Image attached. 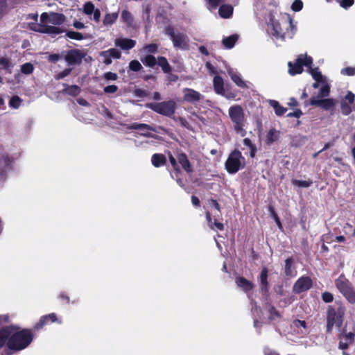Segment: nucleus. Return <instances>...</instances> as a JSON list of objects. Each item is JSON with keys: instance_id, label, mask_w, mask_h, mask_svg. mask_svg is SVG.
<instances>
[{"instance_id": "f257e3e1", "label": "nucleus", "mask_w": 355, "mask_h": 355, "mask_svg": "<svg viewBox=\"0 0 355 355\" xmlns=\"http://www.w3.org/2000/svg\"><path fill=\"white\" fill-rule=\"evenodd\" d=\"M296 24L288 15L270 14L267 21V31L272 37L277 45L286 39H291L296 33Z\"/></svg>"}, {"instance_id": "f03ea898", "label": "nucleus", "mask_w": 355, "mask_h": 355, "mask_svg": "<svg viewBox=\"0 0 355 355\" xmlns=\"http://www.w3.org/2000/svg\"><path fill=\"white\" fill-rule=\"evenodd\" d=\"M64 21L65 16L62 14L53 12H43L40 16V24L34 30L53 35H58L62 33V31L56 26L62 24Z\"/></svg>"}, {"instance_id": "7ed1b4c3", "label": "nucleus", "mask_w": 355, "mask_h": 355, "mask_svg": "<svg viewBox=\"0 0 355 355\" xmlns=\"http://www.w3.org/2000/svg\"><path fill=\"white\" fill-rule=\"evenodd\" d=\"M12 334L8 341V347L10 349L17 351L22 350L27 347L33 340V334L31 331L24 329L18 331L15 327H11Z\"/></svg>"}, {"instance_id": "20e7f679", "label": "nucleus", "mask_w": 355, "mask_h": 355, "mask_svg": "<svg viewBox=\"0 0 355 355\" xmlns=\"http://www.w3.org/2000/svg\"><path fill=\"white\" fill-rule=\"evenodd\" d=\"M228 114L234 132L241 137H244L246 135V118L243 107L239 105H232L228 110Z\"/></svg>"}, {"instance_id": "39448f33", "label": "nucleus", "mask_w": 355, "mask_h": 355, "mask_svg": "<svg viewBox=\"0 0 355 355\" xmlns=\"http://www.w3.org/2000/svg\"><path fill=\"white\" fill-rule=\"evenodd\" d=\"M345 309L343 305H338L337 308L330 307L328 310L327 315V331H331L335 326L340 328L343 324V316Z\"/></svg>"}, {"instance_id": "423d86ee", "label": "nucleus", "mask_w": 355, "mask_h": 355, "mask_svg": "<svg viewBox=\"0 0 355 355\" xmlns=\"http://www.w3.org/2000/svg\"><path fill=\"white\" fill-rule=\"evenodd\" d=\"M312 62L313 60L311 57L301 54L297 58L294 63L288 62V72L292 76L301 73L303 66L308 67V70L310 72L311 69H313L311 68Z\"/></svg>"}, {"instance_id": "0eeeda50", "label": "nucleus", "mask_w": 355, "mask_h": 355, "mask_svg": "<svg viewBox=\"0 0 355 355\" xmlns=\"http://www.w3.org/2000/svg\"><path fill=\"white\" fill-rule=\"evenodd\" d=\"M244 166V157L239 150L233 151L225 162V168L229 173H236Z\"/></svg>"}, {"instance_id": "6e6552de", "label": "nucleus", "mask_w": 355, "mask_h": 355, "mask_svg": "<svg viewBox=\"0 0 355 355\" xmlns=\"http://www.w3.org/2000/svg\"><path fill=\"white\" fill-rule=\"evenodd\" d=\"M335 284L338 291L345 296L350 303L355 302V291L351 286L349 281L340 275L336 281Z\"/></svg>"}, {"instance_id": "1a4fd4ad", "label": "nucleus", "mask_w": 355, "mask_h": 355, "mask_svg": "<svg viewBox=\"0 0 355 355\" xmlns=\"http://www.w3.org/2000/svg\"><path fill=\"white\" fill-rule=\"evenodd\" d=\"M166 32L170 37L175 48L182 50H186L189 48V38L186 34L175 31L171 27L167 28Z\"/></svg>"}, {"instance_id": "9d476101", "label": "nucleus", "mask_w": 355, "mask_h": 355, "mask_svg": "<svg viewBox=\"0 0 355 355\" xmlns=\"http://www.w3.org/2000/svg\"><path fill=\"white\" fill-rule=\"evenodd\" d=\"M146 107L160 114L171 116L175 112L176 105L173 101H168L158 103H148Z\"/></svg>"}, {"instance_id": "9b49d317", "label": "nucleus", "mask_w": 355, "mask_h": 355, "mask_svg": "<svg viewBox=\"0 0 355 355\" xmlns=\"http://www.w3.org/2000/svg\"><path fill=\"white\" fill-rule=\"evenodd\" d=\"M355 95L352 92H348L345 97V101L341 103V110L343 114L348 115L355 110Z\"/></svg>"}, {"instance_id": "f8f14e48", "label": "nucleus", "mask_w": 355, "mask_h": 355, "mask_svg": "<svg viewBox=\"0 0 355 355\" xmlns=\"http://www.w3.org/2000/svg\"><path fill=\"white\" fill-rule=\"evenodd\" d=\"M85 55L80 50L74 49L67 52L64 59L69 65H75L81 62Z\"/></svg>"}, {"instance_id": "ddd939ff", "label": "nucleus", "mask_w": 355, "mask_h": 355, "mask_svg": "<svg viewBox=\"0 0 355 355\" xmlns=\"http://www.w3.org/2000/svg\"><path fill=\"white\" fill-rule=\"evenodd\" d=\"M182 93L184 101L190 103H195L204 98L202 94L191 88L183 89Z\"/></svg>"}, {"instance_id": "4468645a", "label": "nucleus", "mask_w": 355, "mask_h": 355, "mask_svg": "<svg viewBox=\"0 0 355 355\" xmlns=\"http://www.w3.org/2000/svg\"><path fill=\"white\" fill-rule=\"evenodd\" d=\"M83 12L88 15L91 19L98 22L101 18V12L98 9L96 8L94 3L90 1L86 2L83 8Z\"/></svg>"}, {"instance_id": "2eb2a0df", "label": "nucleus", "mask_w": 355, "mask_h": 355, "mask_svg": "<svg viewBox=\"0 0 355 355\" xmlns=\"http://www.w3.org/2000/svg\"><path fill=\"white\" fill-rule=\"evenodd\" d=\"M311 286V279L307 277H302L295 282L293 286V290L296 293H301L309 289Z\"/></svg>"}, {"instance_id": "dca6fc26", "label": "nucleus", "mask_w": 355, "mask_h": 355, "mask_svg": "<svg viewBox=\"0 0 355 355\" xmlns=\"http://www.w3.org/2000/svg\"><path fill=\"white\" fill-rule=\"evenodd\" d=\"M310 104L312 105L321 107L324 110H329L334 106L335 101L332 98L319 99L315 97H312L310 99Z\"/></svg>"}, {"instance_id": "f3484780", "label": "nucleus", "mask_w": 355, "mask_h": 355, "mask_svg": "<svg viewBox=\"0 0 355 355\" xmlns=\"http://www.w3.org/2000/svg\"><path fill=\"white\" fill-rule=\"evenodd\" d=\"M227 72L231 77L232 81L239 87L245 88L248 87L245 82L243 80L241 75L231 67H227Z\"/></svg>"}, {"instance_id": "a211bd4d", "label": "nucleus", "mask_w": 355, "mask_h": 355, "mask_svg": "<svg viewBox=\"0 0 355 355\" xmlns=\"http://www.w3.org/2000/svg\"><path fill=\"white\" fill-rule=\"evenodd\" d=\"M310 73L311 74L315 83L313 84V87L317 89L319 86L323 85L327 80L326 77L324 76L318 68L311 69Z\"/></svg>"}, {"instance_id": "6ab92c4d", "label": "nucleus", "mask_w": 355, "mask_h": 355, "mask_svg": "<svg viewBox=\"0 0 355 355\" xmlns=\"http://www.w3.org/2000/svg\"><path fill=\"white\" fill-rule=\"evenodd\" d=\"M136 42L128 38H117L115 40V45L123 50H129L135 46Z\"/></svg>"}, {"instance_id": "aec40b11", "label": "nucleus", "mask_w": 355, "mask_h": 355, "mask_svg": "<svg viewBox=\"0 0 355 355\" xmlns=\"http://www.w3.org/2000/svg\"><path fill=\"white\" fill-rule=\"evenodd\" d=\"M178 160L182 165V167L188 173L193 171V168L189 161L187 155L184 153H180L178 155Z\"/></svg>"}, {"instance_id": "412c9836", "label": "nucleus", "mask_w": 355, "mask_h": 355, "mask_svg": "<svg viewBox=\"0 0 355 355\" xmlns=\"http://www.w3.org/2000/svg\"><path fill=\"white\" fill-rule=\"evenodd\" d=\"M214 88L216 93L220 95L225 94L224 82L221 77L216 76L214 78Z\"/></svg>"}, {"instance_id": "4be33fe9", "label": "nucleus", "mask_w": 355, "mask_h": 355, "mask_svg": "<svg viewBox=\"0 0 355 355\" xmlns=\"http://www.w3.org/2000/svg\"><path fill=\"white\" fill-rule=\"evenodd\" d=\"M12 334V328L8 327L0 330V347L3 346L8 341Z\"/></svg>"}, {"instance_id": "5701e85b", "label": "nucleus", "mask_w": 355, "mask_h": 355, "mask_svg": "<svg viewBox=\"0 0 355 355\" xmlns=\"http://www.w3.org/2000/svg\"><path fill=\"white\" fill-rule=\"evenodd\" d=\"M151 162L155 167H159L166 163V158L162 154L156 153L153 155Z\"/></svg>"}, {"instance_id": "b1692460", "label": "nucleus", "mask_w": 355, "mask_h": 355, "mask_svg": "<svg viewBox=\"0 0 355 355\" xmlns=\"http://www.w3.org/2000/svg\"><path fill=\"white\" fill-rule=\"evenodd\" d=\"M236 282L237 286L245 292L250 291L253 288L252 284L243 277H238Z\"/></svg>"}, {"instance_id": "393cba45", "label": "nucleus", "mask_w": 355, "mask_h": 355, "mask_svg": "<svg viewBox=\"0 0 355 355\" xmlns=\"http://www.w3.org/2000/svg\"><path fill=\"white\" fill-rule=\"evenodd\" d=\"M219 15L223 18H229L233 12V7L230 5H222L218 10Z\"/></svg>"}, {"instance_id": "a878e982", "label": "nucleus", "mask_w": 355, "mask_h": 355, "mask_svg": "<svg viewBox=\"0 0 355 355\" xmlns=\"http://www.w3.org/2000/svg\"><path fill=\"white\" fill-rule=\"evenodd\" d=\"M259 279H260L261 290L266 291L268 286V269L266 267L262 268L260 276H259Z\"/></svg>"}, {"instance_id": "bb28decb", "label": "nucleus", "mask_w": 355, "mask_h": 355, "mask_svg": "<svg viewBox=\"0 0 355 355\" xmlns=\"http://www.w3.org/2000/svg\"><path fill=\"white\" fill-rule=\"evenodd\" d=\"M285 274L286 276L294 277L296 275V270L293 266V262L291 259H287L285 263Z\"/></svg>"}, {"instance_id": "cd10ccee", "label": "nucleus", "mask_w": 355, "mask_h": 355, "mask_svg": "<svg viewBox=\"0 0 355 355\" xmlns=\"http://www.w3.org/2000/svg\"><path fill=\"white\" fill-rule=\"evenodd\" d=\"M49 320H50L51 322L57 321L56 315L55 313H51L49 315L43 316L40 319L39 322L36 324L35 328L40 329V328L42 327L47 322V321Z\"/></svg>"}, {"instance_id": "c85d7f7f", "label": "nucleus", "mask_w": 355, "mask_h": 355, "mask_svg": "<svg viewBox=\"0 0 355 355\" xmlns=\"http://www.w3.org/2000/svg\"><path fill=\"white\" fill-rule=\"evenodd\" d=\"M157 63L162 67V69L164 73H168L171 72V67L166 58L162 56L158 57Z\"/></svg>"}, {"instance_id": "c756f323", "label": "nucleus", "mask_w": 355, "mask_h": 355, "mask_svg": "<svg viewBox=\"0 0 355 355\" xmlns=\"http://www.w3.org/2000/svg\"><path fill=\"white\" fill-rule=\"evenodd\" d=\"M206 218L211 229L214 230L216 228L219 230H223L224 227L223 223H218L216 220L214 222H212L209 212L206 213Z\"/></svg>"}, {"instance_id": "7c9ffc66", "label": "nucleus", "mask_w": 355, "mask_h": 355, "mask_svg": "<svg viewBox=\"0 0 355 355\" xmlns=\"http://www.w3.org/2000/svg\"><path fill=\"white\" fill-rule=\"evenodd\" d=\"M130 128L135 129V130H140L142 131V135H146V136L148 135V131L151 130V128L148 125L145 124V123H135L132 124L131 126L130 127Z\"/></svg>"}, {"instance_id": "2f4dec72", "label": "nucleus", "mask_w": 355, "mask_h": 355, "mask_svg": "<svg viewBox=\"0 0 355 355\" xmlns=\"http://www.w3.org/2000/svg\"><path fill=\"white\" fill-rule=\"evenodd\" d=\"M121 19L123 22L125 23L128 26H133V17L131 13L128 10H123L121 12Z\"/></svg>"}, {"instance_id": "473e14b6", "label": "nucleus", "mask_w": 355, "mask_h": 355, "mask_svg": "<svg viewBox=\"0 0 355 355\" xmlns=\"http://www.w3.org/2000/svg\"><path fill=\"white\" fill-rule=\"evenodd\" d=\"M330 92V86L327 81L326 80L323 85H321V88L318 92V98H321L324 97H327L329 96Z\"/></svg>"}, {"instance_id": "72a5a7b5", "label": "nucleus", "mask_w": 355, "mask_h": 355, "mask_svg": "<svg viewBox=\"0 0 355 355\" xmlns=\"http://www.w3.org/2000/svg\"><path fill=\"white\" fill-rule=\"evenodd\" d=\"M101 56H110L112 58L117 59L121 56L120 51L116 49H110L107 51H102L100 53Z\"/></svg>"}, {"instance_id": "f704fd0d", "label": "nucleus", "mask_w": 355, "mask_h": 355, "mask_svg": "<svg viewBox=\"0 0 355 355\" xmlns=\"http://www.w3.org/2000/svg\"><path fill=\"white\" fill-rule=\"evenodd\" d=\"M238 40L236 35H232L230 37L224 38L223 40V44L227 49H231L234 46L235 42Z\"/></svg>"}, {"instance_id": "c9c22d12", "label": "nucleus", "mask_w": 355, "mask_h": 355, "mask_svg": "<svg viewBox=\"0 0 355 355\" xmlns=\"http://www.w3.org/2000/svg\"><path fill=\"white\" fill-rule=\"evenodd\" d=\"M118 18L116 12L107 14L103 19V24L105 26H110L114 24Z\"/></svg>"}, {"instance_id": "e433bc0d", "label": "nucleus", "mask_w": 355, "mask_h": 355, "mask_svg": "<svg viewBox=\"0 0 355 355\" xmlns=\"http://www.w3.org/2000/svg\"><path fill=\"white\" fill-rule=\"evenodd\" d=\"M142 62L148 67H153L157 64L156 58L151 55H148L141 59Z\"/></svg>"}, {"instance_id": "4c0bfd02", "label": "nucleus", "mask_w": 355, "mask_h": 355, "mask_svg": "<svg viewBox=\"0 0 355 355\" xmlns=\"http://www.w3.org/2000/svg\"><path fill=\"white\" fill-rule=\"evenodd\" d=\"M8 164L9 162L7 157L3 155H0V179L2 178V174L8 166Z\"/></svg>"}, {"instance_id": "58836bf2", "label": "nucleus", "mask_w": 355, "mask_h": 355, "mask_svg": "<svg viewBox=\"0 0 355 355\" xmlns=\"http://www.w3.org/2000/svg\"><path fill=\"white\" fill-rule=\"evenodd\" d=\"M22 103V99L18 96H12L9 101V106L14 109H17L20 107Z\"/></svg>"}, {"instance_id": "ea45409f", "label": "nucleus", "mask_w": 355, "mask_h": 355, "mask_svg": "<svg viewBox=\"0 0 355 355\" xmlns=\"http://www.w3.org/2000/svg\"><path fill=\"white\" fill-rule=\"evenodd\" d=\"M64 92L71 96H77L80 92L79 87L76 85L68 86L64 89Z\"/></svg>"}, {"instance_id": "a19ab883", "label": "nucleus", "mask_w": 355, "mask_h": 355, "mask_svg": "<svg viewBox=\"0 0 355 355\" xmlns=\"http://www.w3.org/2000/svg\"><path fill=\"white\" fill-rule=\"evenodd\" d=\"M278 137L279 132L275 129H272L268 132L266 140L268 143H272L277 140Z\"/></svg>"}, {"instance_id": "79ce46f5", "label": "nucleus", "mask_w": 355, "mask_h": 355, "mask_svg": "<svg viewBox=\"0 0 355 355\" xmlns=\"http://www.w3.org/2000/svg\"><path fill=\"white\" fill-rule=\"evenodd\" d=\"M292 184L299 187L307 188L312 184V182L311 180H293Z\"/></svg>"}, {"instance_id": "37998d69", "label": "nucleus", "mask_w": 355, "mask_h": 355, "mask_svg": "<svg viewBox=\"0 0 355 355\" xmlns=\"http://www.w3.org/2000/svg\"><path fill=\"white\" fill-rule=\"evenodd\" d=\"M33 70H34V67L30 62L25 63L21 66V71L24 74H26V75L31 74L33 73Z\"/></svg>"}, {"instance_id": "c03bdc74", "label": "nucleus", "mask_w": 355, "mask_h": 355, "mask_svg": "<svg viewBox=\"0 0 355 355\" xmlns=\"http://www.w3.org/2000/svg\"><path fill=\"white\" fill-rule=\"evenodd\" d=\"M66 35L69 38L75 40H82L85 38L83 35V34H81L80 33H78V32H75V31H68Z\"/></svg>"}, {"instance_id": "a18cd8bd", "label": "nucleus", "mask_w": 355, "mask_h": 355, "mask_svg": "<svg viewBox=\"0 0 355 355\" xmlns=\"http://www.w3.org/2000/svg\"><path fill=\"white\" fill-rule=\"evenodd\" d=\"M0 66H1L3 69L10 68L12 67L10 60L6 57L0 58Z\"/></svg>"}, {"instance_id": "49530a36", "label": "nucleus", "mask_w": 355, "mask_h": 355, "mask_svg": "<svg viewBox=\"0 0 355 355\" xmlns=\"http://www.w3.org/2000/svg\"><path fill=\"white\" fill-rule=\"evenodd\" d=\"M141 64L137 60H132L129 64V68L132 71H138L141 69Z\"/></svg>"}, {"instance_id": "de8ad7c7", "label": "nucleus", "mask_w": 355, "mask_h": 355, "mask_svg": "<svg viewBox=\"0 0 355 355\" xmlns=\"http://www.w3.org/2000/svg\"><path fill=\"white\" fill-rule=\"evenodd\" d=\"M303 7V3L301 0H295L291 6L293 10L297 12L302 10Z\"/></svg>"}, {"instance_id": "09e8293b", "label": "nucleus", "mask_w": 355, "mask_h": 355, "mask_svg": "<svg viewBox=\"0 0 355 355\" xmlns=\"http://www.w3.org/2000/svg\"><path fill=\"white\" fill-rule=\"evenodd\" d=\"M340 72L343 75L354 76L355 75V68L352 67H346L343 69Z\"/></svg>"}, {"instance_id": "8fccbe9b", "label": "nucleus", "mask_w": 355, "mask_h": 355, "mask_svg": "<svg viewBox=\"0 0 355 355\" xmlns=\"http://www.w3.org/2000/svg\"><path fill=\"white\" fill-rule=\"evenodd\" d=\"M338 1H339L340 6L345 9L352 6L354 3V0H338Z\"/></svg>"}, {"instance_id": "3c124183", "label": "nucleus", "mask_w": 355, "mask_h": 355, "mask_svg": "<svg viewBox=\"0 0 355 355\" xmlns=\"http://www.w3.org/2000/svg\"><path fill=\"white\" fill-rule=\"evenodd\" d=\"M144 49L148 53H155L157 50V45L155 44H148L145 46Z\"/></svg>"}, {"instance_id": "603ef678", "label": "nucleus", "mask_w": 355, "mask_h": 355, "mask_svg": "<svg viewBox=\"0 0 355 355\" xmlns=\"http://www.w3.org/2000/svg\"><path fill=\"white\" fill-rule=\"evenodd\" d=\"M103 77L107 80H115L117 79L118 76L115 73L107 72L104 74Z\"/></svg>"}, {"instance_id": "864d4df0", "label": "nucleus", "mask_w": 355, "mask_h": 355, "mask_svg": "<svg viewBox=\"0 0 355 355\" xmlns=\"http://www.w3.org/2000/svg\"><path fill=\"white\" fill-rule=\"evenodd\" d=\"M118 90V87L116 85H109L104 88V92L107 94H112Z\"/></svg>"}, {"instance_id": "5fc2aeb1", "label": "nucleus", "mask_w": 355, "mask_h": 355, "mask_svg": "<svg viewBox=\"0 0 355 355\" xmlns=\"http://www.w3.org/2000/svg\"><path fill=\"white\" fill-rule=\"evenodd\" d=\"M322 297L325 302H331L334 300L333 295L329 292H324Z\"/></svg>"}, {"instance_id": "6e6d98bb", "label": "nucleus", "mask_w": 355, "mask_h": 355, "mask_svg": "<svg viewBox=\"0 0 355 355\" xmlns=\"http://www.w3.org/2000/svg\"><path fill=\"white\" fill-rule=\"evenodd\" d=\"M71 69H64V71H62V72H60V73L58 74L57 78L58 79L63 78L65 76H68L71 73Z\"/></svg>"}, {"instance_id": "4d7b16f0", "label": "nucleus", "mask_w": 355, "mask_h": 355, "mask_svg": "<svg viewBox=\"0 0 355 355\" xmlns=\"http://www.w3.org/2000/svg\"><path fill=\"white\" fill-rule=\"evenodd\" d=\"M302 112L300 110H296L293 112L288 113L287 114V116L299 118L302 116Z\"/></svg>"}, {"instance_id": "13d9d810", "label": "nucleus", "mask_w": 355, "mask_h": 355, "mask_svg": "<svg viewBox=\"0 0 355 355\" xmlns=\"http://www.w3.org/2000/svg\"><path fill=\"white\" fill-rule=\"evenodd\" d=\"M343 339L345 340L346 342L348 343V344L351 343L354 339V334L351 332L346 334L345 336L342 338Z\"/></svg>"}, {"instance_id": "bf43d9fd", "label": "nucleus", "mask_w": 355, "mask_h": 355, "mask_svg": "<svg viewBox=\"0 0 355 355\" xmlns=\"http://www.w3.org/2000/svg\"><path fill=\"white\" fill-rule=\"evenodd\" d=\"M73 26L76 29H83L85 28V24L78 21H74Z\"/></svg>"}, {"instance_id": "052dcab7", "label": "nucleus", "mask_w": 355, "mask_h": 355, "mask_svg": "<svg viewBox=\"0 0 355 355\" xmlns=\"http://www.w3.org/2000/svg\"><path fill=\"white\" fill-rule=\"evenodd\" d=\"M349 344L345 340L341 338L339 343V348L341 349H345L348 347Z\"/></svg>"}, {"instance_id": "680f3d73", "label": "nucleus", "mask_w": 355, "mask_h": 355, "mask_svg": "<svg viewBox=\"0 0 355 355\" xmlns=\"http://www.w3.org/2000/svg\"><path fill=\"white\" fill-rule=\"evenodd\" d=\"M60 59V55L58 54H51L49 56V60L55 62Z\"/></svg>"}, {"instance_id": "e2e57ef3", "label": "nucleus", "mask_w": 355, "mask_h": 355, "mask_svg": "<svg viewBox=\"0 0 355 355\" xmlns=\"http://www.w3.org/2000/svg\"><path fill=\"white\" fill-rule=\"evenodd\" d=\"M210 205L214 209H216L218 212H220V206L215 200H211L210 201Z\"/></svg>"}, {"instance_id": "0e129e2a", "label": "nucleus", "mask_w": 355, "mask_h": 355, "mask_svg": "<svg viewBox=\"0 0 355 355\" xmlns=\"http://www.w3.org/2000/svg\"><path fill=\"white\" fill-rule=\"evenodd\" d=\"M275 111L277 115H282L286 112V110L284 107H283L282 106L279 105L277 109Z\"/></svg>"}, {"instance_id": "69168bd1", "label": "nucleus", "mask_w": 355, "mask_h": 355, "mask_svg": "<svg viewBox=\"0 0 355 355\" xmlns=\"http://www.w3.org/2000/svg\"><path fill=\"white\" fill-rule=\"evenodd\" d=\"M243 144L245 146L249 147L250 148L254 147V146L252 144L251 140L248 138H245L243 139Z\"/></svg>"}, {"instance_id": "338daca9", "label": "nucleus", "mask_w": 355, "mask_h": 355, "mask_svg": "<svg viewBox=\"0 0 355 355\" xmlns=\"http://www.w3.org/2000/svg\"><path fill=\"white\" fill-rule=\"evenodd\" d=\"M270 312V314L269 318L270 320H274V319H275L276 317L279 316L278 313L276 311H275L273 309H271Z\"/></svg>"}, {"instance_id": "774afa93", "label": "nucleus", "mask_w": 355, "mask_h": 355, "mask_svg": "<svg viewBox=\"0 0 355 355\" xmlns=\"http://www.w3.org/2000/svg\"><path fill=\"white\" fill-rule=\"evenodd\" d=\"M269 103L275 109V110H276L279 105L278 102L274 100H270Z\"/></svg>"}]
</instances>
